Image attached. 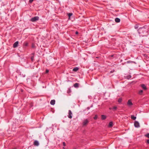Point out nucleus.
Listing matches in <instances>:
<instances>
[{"label":"nucleus","mask_w":149,"mask_h":149,"mask_svg":"<svg viewBox=\"0 0 149 149\" xmlns=\"http://www.w3.org/2000/svg\"><path fill=\"white\" fill-rule=\"evenodd\" d=\"M89 122V120L87 119H84L82 122V125L83 127L86 126L88 124Z\"/></svg>","instance_id":"f257e3e1"},{"label":"nucleus","mask_w":149,"mask_h":149,"mask_svg":"<svg viewBox=\"0 0 149 149\" xmlns=\"http://www.w3.org/2000/svg\"><path fill=\"white\" fill-rule=\"evenodd\" d=\"M39 19V17L38 16H35L32 18L30 21L32 22H35Z\"/></svg>","instance_id":"f03ea898"},{"label":"nucleus","mask_w":149,"mask_h":149,"mask_svg":"<svg viewBox=\"0 0 149 149\" xmlns=\"http://www.w3.org/2000/svg\"><path fill=\"white\" fill-rule=\"evenodd\" d=\"M68 118H71L72 117V113L70 110L68 111Z\"/></svg>","instance_id":"7ed1b4c3"},{"label":"nucleus","mask_w":149,"mask_h":149,"mask_svg":"<svg viewBox=\"0 0 149 149\" xmlns=\"http://www.w3.org/2000/svg\"><path fill=\"white\" fill-rule=\"evenodd\" d=\"M134 126L136 127H140L139 123L137 121H135L134 123Z\"/></svg>","instance_id":"20e7f679"},{"label":"nucleus","mask_w":149,"mask_h":149,"mask_svg":"<svg viewBox=\"0 0 149 149\" xmlns=\"http://www.w3.org/2000/svg\"><path fill=\"white\" fill-rule=\"evenodd\" d=\"M146 31V29L144 27H141L139 29V33H141L142 32Z\"/></svg>","instance_id":"39448f33"},{"label":"nucleus","mask_w":149,"mask_h":149,"mask_svg":"<svg viewBox=\"0 0 149 149\" xmlns=\"http://www.w3.org/2000/svg\"><path fill=\"white\" fill-rule=\"evenodd\" d=\"M18 43H19V42H18V41L16 42L13 44V47L14 48H15V47H17V46H18Z\"/></svg>","instance_id":"423d86ee"},{"label":"nucleus","mask_w":149,"mask_h":149,"mask_svg":"<svg viewBox=\"0 0 149 149\" xmlns=\"http://www.w3.org/2000/svg\"><path fill=\"white\" fill-rule=\"evenodd\" d=\"M33 144L34 146H38L39 145V143L38 141L36 140L34 141Z\"/></svg>","instance_id":"0eeeda50"},{"label":"nucleus","mask_w":149,"mask_h":149,"mask_svg":"<svg viewBox=\"0 0 149 149\" xmlns=\"http://www.w3.org/2000/svg\"><path fill=\"white\" fill-rule=\"evenodd\" d=\"M127 105L129 106H131L132 105V103L130 100H129L127 103Z\"/></svg>","instance_id":"6e6552de"},{"label":"nucleus","mask_w":149,"mask_h":149,"mask_svg":"<svg viewBox=\"0 0 149 149\" xmlns=\"http://www.w3.org/2000/svg\"><path fill=\"white\" fill-rule=\"evenodd\" d=\"M55 100H52L51 101L50 103L51 105H54L55 104Z\"/></svg>","instance_id":"1a4fd4ad"},{"label":"nucleus","mask_w":149,"mask_h":149,"mask_svg":"<svg viewBox=\"0 0 149 149\" xmlns=\"http://www.w3.org/2000/svg\"><path fill=\"white\" fill-rule=\"evenodd\" d=\"M141 87L143 88L144 90H146L147 88L146 86L144 84H142L141 85Z\"/></svg>","instance_id":"9d476101"},{"label":"nucleus","mask_w":149,"mask_h":149,"mask_svg":"<svg viewBox=\"0 0 149 149\" xmlns=\"http://www.w3.org/2000/svg\"><path fill=\"white\" fill-rule=\"evenodd\" d=\"M115 21L116 22H119L120 21V19L118 18H116L115 19Z\"/></svg>","instance_id":"9b49d317"},{"label":"nucleus","mask_w":149,"mask_h":149,"mask_svg":"<svg viewBox=\"0 0 149 149\" xmlns=\"http://www.w3.org/2000/svg\"><path fill=\"white\" fill-rule=\"evenodd\" d=\"M79 68L77 67H75L73 69V71H77L79 70Z\"/></svg>","instance_id":"f8f14e48"},{"label":"nucleus","mask_w":149,"mask_h":149,"mask_svg":"<svg viewBox=\"0 0 149 149\" xmlns=\"http://www.w3.org/2000/svg\"><path fill=\"white\" fill-rule=\"evenodd\" d=\"M106 118V117L104 115H101V118L102 120H105Z\"/></svg>","instance_id":"ddd939ff"},{"label":"nucleus","mask_w":149,"mask_h":149,"mask_svg":"<svg viewBox=\"0 0 149 149\" xmlns=\"http://www.w3.org/2000/svg\"><path fill=\"white\" fill-rule=\"evenodd\" d=\"M23 45L24 46L27 47L28 45V43L27 42H25L24 43Z\"/></svg>","instance_id":"4468645a"},{"label":"nucleus","mask_w":149,"mask_h":149,"mask_svg":"<svg viewBox=\"0 0 149 149\" xmlns=\"http://www.w3.org/2000/svg\"><path fill=\"white\" fill-rule=\"evenodd\" d=\"M79 84L78 83H76L74 84V87L77 88L79 86Z\"/></svg>","instance_id":"2eb2a0df"},{"label":"nucleus","mask_w":149,"mask_h":149,"mask_svg":"<svg viewBox=\"0 0 149 149\" xmlns=\"http://www.w3.org/2000/svg\"><path fill=\"white\" fill-rule=\"evenodd\" d=\"M113 126V123L112 122H110L109 123V127H112Z\"/></svg>","instance_id":"dca6fc26"},{"label":"nucleus","mask_w":149,"mask_h":149,"mask_svg":"<svg viewBox=\"0 0 149 149\" xmlns=\"http://www.w3.org/2000/svg\"><path fill=\"white\" fill-rule=\"evenodd\" d=\"M143 93V91L142 90H141L138 92V93L140 95H141Z\"/></svg>","instance_id":"f3484780"},{"label":"nucleus","mask_w":149,"mask_h":149,"mask_svg":"<svg viewBox=\"0 0 149 149\" xmlns=\"http://www.w3.org/2000/svg\"><path fill=\"white\" fill-rule=\"evenodd\" d=\"M131 118L132 119L134 120H135L136 118V116H134L133 115H132L131 116Z\"/></svg>","instance_id":"a211bd4d"},{"label":"nucleus","mask_w":149,"mask_h":149,"mask_svg":"<svg viewBox=\"0 0 149 149\" xmlns=\"http://www.w3.org/2000/svg\"><path fill=\"white\" fill-rule=\"evenodd\" d=\"M72 15V13H69L68 14V15L69 17H70Z\"/></svg>","instance_id":"6ab92c4d"},{"label":"nucleus","mask_w":149,"mask_h":149,"mask_svg":"<svg viewBox=\"0 0 149 149\" xmlns=\"http://www.w3.org/2000/svg\"><path fill=\"white\" fill-rule=\"evenodd\" d=\"M145 136L149 138V133L145 134Z\"/></svg>","instance_id":"aec40b11"},{"label":"nucleus","mask_w":149,"mask_h":149,"mask_svg":"<svg viewBox=\"0 0 149 149\" xmlns=\"http://www.w3.org/2000/svg\"><path fill=\"white\" fill-rule=\"evenodd\" d=\"M97 115H95V117H94V119L95 120H96L97 118Z\"/></svg>","instance_id":"412c9836"},{"label":"nucleus","mask_w":149,"mask_h":149,"mask_svg":"<svg viewBox=\"0 0 149 149\" xmlns=\"http://www.w3.org/2000/svg\"><path fill=\"white\" fill-rule=\"evenodd\" d=\"M122 100L120 98L118 100V102L120 103L121 102H122Z\"/></svg>","instance_id":"4be33fe9"},{"label":"nucleus","mask_w":149,"mask_h":149,"mask_svg":"<svg viewBox=\"0 0 149 149\" xmlns=\"http://www.w3.org/2000/svg\"><path fill=\"white\" fill-rule=\"evenodd\" d=\"M31 59L32 61H33L34 59V56H33L31 57Z\"/></svg>","instance_id":"5701e85b"},{"label":"nucleus","mask_w":149,"mask_h":149,"mask_svg":"<svg viewBox=\"0 0 149 149\" xmlns=\"http://www.w3.org/2000/svg\"><path fill=\"white\" fill-rule=\"evenodd\" d=\"M63 146H65L66 144H65V142H63Z\"/></svg>","instance_id":"b1692460"},{"label":"nucleus","mask_w":149,"mask_h":149,"mask_svg":"<svg viewBox=\"0 0 149 149\" xmlns=\"http://www.w3.org/2000/svg\"><path fill=\"white\" fill-rule=\"evenodd\" d=\"M117 107H114L113 108V109H114V110H116L117 109Z\"/></svg>","instance_id":"393cba45"},{"label":"nucleus","mask_w":149,"mask_h":149,"mask_svg":"<svg viewBox=\"0 0 149 149\" xmlns=\"http://www.w3.org/2000/svg\"><path fill=\"white\" fill-rule=\"evenodd\" d=\"M34 0H29V2L30 3H32Z\"/></svg>","instance_id":"a878e982"},{"label":"nucleus","mask_w":149,"mask_h":149,"mask_svg":"<svg viewBox=\"0 0 149 149\" xmlns=\"http://www.w3.org/2000/svg\"><path fill=\"white\" fill-rule=\"evenodd\" d=\"M146 142L148 143L149 144V139L147 140Z\"/></svg>","instance_id":"bb28decb"},{"label":"nucleus","mask_w":149,"mask_h":149,"mask_svg":"<svg viewBox=\"0 0 149 149\" xmlns=\"http://www.w3.org/2000/svg\"><path fill=\"white\" fill-rule=\"evenodd\" d=\"M75 34H78V31H76L75 32Z\"/></svg>","instance_id":"cd10ccee"},{"label":"nucleus","mask_w":149,"mask_h":149,"mask_svg":"<svg viewBox=\"0 0 149 149\" xmlns=\"http://www.w3.org/2000/svg\"><path fill=\"white\" fill-rule=\"evenodd\" d=\"M131 77L130 76H129L128 77V78H129V79Z\"/></svg>","instance_id":"c85d7f7f"},{"label":"nucleus","mask_w":149,"mask_h":149,"mask_svg":"<svg viewBox=\"0 0 149 149\" xmlns=\"http://www.w3.org/2000/svg\"><path fill=\"white\" fill-rule=\"evenodd\" d=\"M46 73H48L49 72V70H46Z\"/></svg>","instance_id":"c756f323"},{"label":"nucleus","mask_w":149,"mask_h":149,"mask_svg":"<svg viewBox=\"0 0 149 149\" xmlns=\"http://www.w3.org/2000/svg\"><path fill=\"white\" fill-rule=\"evenodd\" d=\"M130 62H130V61H128L127 62V63H130Z\"/></svg>","instance_id":"7c9ffc66"},{"label":"nucleus","mask_w":149,"mask_h":149,"mask_svg":"<svg viewBox=\"0 0 149 149\" xmlns=\"http://www.w3.org/2000/svg\"><path fill=\"white\" fill-rule=\"evenodd\" d=\"M88 109H90V108H89V107H88Z\"/></svg>","instance_id":"2f4dec72"},{"label":"nucleus","mask_w":149,"mask_h":149,"mask_svg":"<svg viewBox=\"0 0 149 149\" xmlns=\"http://www.w3.org/2000/svg\"><path fill=\"white\" fill-rule=\"evenodd\" d=\"M135 27V29H136L137 28V27Z\"/></svg>","instance_id":"473e14b6"},{"label":"nucleus","mask_w":149,"mask_h":149,"mask_svg":"<svg viewBox=\"0 0 149 149\" xmlns=\"http://www.w3.org/2000/svg\"><path fill=\"white\" fill-rule=\"evenodd\" d=\"M63 149H65V148L64 147H63Z\"/></svg>","instance_id":"72a5a7b5"}]
</instances>
